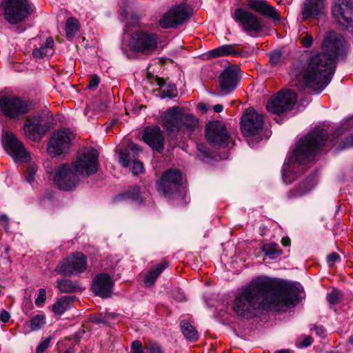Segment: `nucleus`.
<instances>
[{
	"mask_svg": "<svg viewBox=\"0 0 353 353\" xmlns=\"http://www.w3.org/2000/svg\"><path fill=\"white\" fill-rule=\"evenodd\" d=\"M314 330L316 334L319 336H323L325 333V329L322 325H316Z\"/></svg>",
	"mask_w": 353,
	"mask_h": 353,
	"instance_id": "obj_54",
	"label": "nucleus"
},
{
	"mask_svg": "<svg viewBox=\"0 0 353 353\" xmlns=\"http://www.w3.org/2000/svg\"><path fill=\"white\" fill-rule=\"evenodd\" d=\"M132 200V201L141 204L143 199L140 192V188L138 185H132L128 190L117 195L114 201L115 202L126 201Z\"/></svg>",
	"mask_w": 353,
	"mask_h": 353,
	"instance_id": "obj_27",
	"label": "nucleus"
},
{
	"mask_svg": "<svg viewBox=\"0 0 353 353\" xmlns=\"http://www.w3.org/2000/svg\"><path fill=\"white\" fill-rule=\"evenodd\" d=\"M161 118L163 126L169 136L176 137L179 132L191 134L198 125V119L194 116L185 114L178 106L168 109Z\"/></svg>",
	"mask_w": 353,
	"mask_h": 353,
	"instance_id": "obj_4",
	"label": "nucleus"
},
{
	"mask_svg": "<svg viewBox=\"0 0 353 353\" xmlns=\"http://www.w3.org/2000/svg\"><path fill=\"white\" fill-rule=\"evenodd\" d=\"M198 108L202 110L206 111L205 105L203 103H199L198 104Z\"/></svg>",
	"mask_w": 353,
	"mask_h": 353,
	"instance_id": "obj_61",
	"label": "nucleus"
},
{
	"mask_svg": "<svg viewBox=\"0 0 353 353\" xmlns=\"http://www.w3.org/2000/svg\"><path fill=\"white\" fill-rule=\"evenodd\" d=\"M37 170V167L35 165H30L28 168H27L25 172V177L27 181L31 183L34 181Z\"/></svg>",
	"mask_w": 353,
	"mask_h": 353,
	"instance_id": "obj_40",
	"label": "nucleus"
},
{
	"mask_svg": "<svg viewBox=\"0 0 353 353\" xmlns=\"http://www.w3.org/2000/svg\"><path fill=\"white\" fill-rule=\"evenodd\" d=\"M52 54L43 46L39 48H35L32 52V55L36 59H41Z\"/></svg>",
	"mask_w": 353,
	"mask_h": 353,
	"instance_id": "obj_39",
	"label": "nucleus"
},
{
	"mask_svg": "<svg viewBox=\"0 0 353 353\" xmlns=\"http://www.w3.org/2000/svg\"><path fill=\"white\" fill-rule=\"evenodd\" d=\"M181 330L184 336L191 341H195L199 338V334L196 328L188 321L183 320L180 323Z\"/></svg>",
	"mask_w": 353,
	"mask_h": 353,
	"instance_id": "obj_33",
	"label": "nucleus"
},
{
	"mask_svg": "<svg viewBox=\"0 0 353 353\" xmlns=\"http://www.w3.org/2000/svg\"><path fill=\"white\" fill-rule=\"evenodd\" d=\"M283 61V54L280 50L274 51L270 54V63L272 66L280 65Z\"/></svg>",
	"mask_w": 353,
	"mask_h": 353,
	"instance_id": "obj_37",
	"label": "nucleus"
},
{
	"mask_svg": "<svg viewBox=\"0 0 353 353\" xmlns=\"http://www.w3.org/2000/svg\"><path fill=\"white\" fill-rule=\"evenodd\" d=\"M46 298V290L41 288L39 290V294L37 298L35 299V304L38 306L41 305L44 303Z\"/></svg>",
	"mask_w": 353,
	"mask_h": 353,
	"instance_id": "obj_48",
	"label": "nucleus"
},
{
	"mask_svg": "<svg viewBox=\"0 0 353 353\" xmlns=\"http://www.w3.org/2000/svg\"><path fill=\"white\" fill-rule=\"evenodd\" d=\"M46 323L45 316L43 314H37L33 316L30 320L31 330L35 331L41 329Z\"/></svg>",
	"mask_w": 353,
	"mask_h": 353,
	"instance_id": "obj_36",
	"label": "nucleus"
},
{
	"mask_svg": "<svg viewBox=\"0 0 353 353\" xmlns=\"http://www.w3.org/2000/svg\"><path fill=\"white\" fill-rule=\"evenodd\" d=\"M232 17L250 37H258L263 31L264 24L261 19L248 10L237 8L234 10Z\"/></svg>",
	"mask_w": 353,
	"mask_h": 353,
	"instance_id": "obj_12",
	"label": "nucleus"
},
{
	"mask_svg": "<svg viewBox=\"0 0 353 353\" xmlns=\"http://www.w3.org/2000/svg\"><path fill=\"white\" fill-rule=\"evenodd\" d=\"M80 29V23L74 17H69L65 22V37L68 40H72L76 33Z\"/></svg>",
	"mask_w": 353,
	"mask_h": 353,
	"instance_id": "obj_34",
	"label": "nucleus"
},
{
	"mask_svg": "<svg viewBox=\"0 0 353 353\" xmlns=\"http://www.w3.org/2000/svg\"><path fill=\"white\" fill-rule=\"evenodd\" d=\"M247 6L253 11L267 17L273 21H279V12L265 0H248Z\"/></svg>",
	"mask_w": 353,
	"mask_h": 353,
	"instance_id": "obj_24",
	"label": "nucleus"
},
{
	"mask_svg": "<svg viewBox=\"0 0 353 353\" xmlns=\"http://www.w3.org/2000/svg\"><path fill=\"white\" fill-rule=\"evenodd\" d=\"M182 185L181 173L176 169H169L163 172L157 182V190L165 196L170 198Z\"/></svg>",
	"mask_w": 353,
	"mask_h": 353,
	"instance_id": "obj_15",
	"label": "nucleus"
},
{
	"mask_svg": "<svg viewBox=\"0 0 353 353\" xmlns=\"http://www.w3.org/2000/svg\"><path fill=\"white\" fill-rule=\"evenodd\" d=\"M9 219L6 214L0 216V224L5 223L6 225L8 223Z\"/></svg>",
	"mask_w": 353,
	"mask_h": 353,
	"instance_id": "obj_59",
	"label": "nucleus"
},
{
	"mask_svg": "<svg viewBox=\"0 0 353 353\" xmlns=\"http://www.w3.org/2000/svg\"><path fill=\"white\" fill-rule=\"evenodd\" d=\"M299 288L283 279L259 276L234 298L232 310L239 316L250 319L256 311L281 312L299 301Z\"/></svg>",
	"mask_w": 353,
	"mask_h": 353,
	"instance_id": "obj_1",
	"label": "nucleus"
},
{
	"mask_svg": "<svg viewBox=\"0 0 353 353\" xmlns=\"http://www.w3.org/2000/svg\"><path fill=\"white\" fill-rule=\"evenodd\" d=\"M274 353H291L290 350H276Z\"/></svg>",
	"mask_w": 353,
	"mask_h": 353,
	"instance_id": "obj_62",
	"label": "nucleus"
},
{
	"mask_svg": "<svg viewBox=\"0 0 353 353\" xmlns=\"http://www.w3.org/2000/svg\"><path fill=\"white\" fill-rule=\"evenodd\" d=\"M114 281L107 273L97 274L92 279L91 290L92 292L102 299L112 296Z\"/></svg>",
	"mask_w": 353,
	"mask_h": 353,
	"instance_id": "obj_22",
	"label": "nucleus"
},
{
	"mask_svg": "<svg viewBox=\"0 0 353 353\" xmlns=\"http://www.w3.org/2000/svg\"><path fill=\"white\" fill-rule=\"evenodd\" d=\"M242 52L240 44H227L221 46L210 52L212 57H219L228 55H237Z\"/></svg>",
	"mask_w": 353,
	"mask_h": 353,
	"instance_id": "obj_29",
	"label": "nucleus"
},
{
	"mask_svg": "<svg viewBox=\"0 0 353 353\" xmlns=\"http://www.w3.org/2000/svg\"><path fill=\"white\" fill-rule=\"evenodd\" d=\"M192 15V8L185 3H180L165 12L159 19V25L163 29L177 28Z\"/></svg>",
	"mask_w": 353,
	"mask_h": 353,
	"instance_id": "obj_5",
	"label": "nucleus"
},
{
	"mask_svg": "<svg viewBox=\"0 0 353 353\" xmlns=\"http://www.w3.org/2000/svg\"><path fill=\"white\" fill-rule=\"evenodd\" d=\"M158 40L156 33L137 30L131 35L130 46L134 52L150 54L157 48Z\"/></svg>",
	"mask_w": 353,
	"mask_h": 353,
	"instance_id": "obj_10",
	"label": "nucleus"
},
{
	"mask_svg": "<svg viewBox=\"0 0 353 353\" xmlns=\"http://www.w3.org/2000/svg\"><path fill=\"white\" fill-rule=\"evenodd\" d=\"M75 297L72 296H63L55 302L52 305V311L61 315L63 314L70 307Z\"/></svg>",
	"mask_w": 353,
	"mask_h": 353,
	"instance_id": "obj_32",
	"label": "nucleus"
},
{
	"mask_svg": "<svg viewBox=\"0 0 353 353\" xmlns=\"http://www.w3.org/2000/svg\"><path fill=\"white\" fill-rule=\"evenodd\" d=\"M314 183L312 177H307L301 181L295 188L290 190L286 194L287 199L292 200L308 193L314 187Z\"/></svg>",
	"mask_w": 353,
	"mask_h": 353,
	"instance_id": "obj_26",
	"label": "nucleus"
},
{
	"mask_svg": "<svg viewBox=\"0 0 353 353\" xmlns=\"http://www.w3.org/2000/svg\"><path fill=\"white\" fill-rule=\"evenodd\" d=\"M4 18L10 24H17L33 12L28 0H3Z\"/></svg>",
	"mask_w": 353,
	"mask_h": 353,
	"instance_id": "obj_7",
	"label": "nucleus"
},
{
	"mask_svg": "<svg viewBox=\"0 0 353 353\" xmlns=\"http://www.w3.org/2000/svg\"><path fill=\"white\" fill-rule=\"evenodd\" d=\"M328 133L323 128H315L301 138L296 143L291 154L282 168L283 177L286 183H291L287 177L294 169V163L305 164L311 161L320 152L327 140Z\"/></svg>",
	"mask_w": 353,
	"mask_h": 353,
	"instance_id": "obj_3",
	"label": "nucleus"
},
{
	"mask_svg": "<svg viewBox=\"0 0 353 353\" xmlns=\"http://www.w3.org/2000/svg\"><path fill=\"white\" fill-rule=\"evenodd\" d=\"M325 0H305L301 10L303 19L316 17L323 14Z\"/></svg>",
	"mask_w": 353,
	"mask_h": 353,
	"instance_id": "obj_25",
	"label": "nucleus"
},
{
	"mask_svg": "<svg viewBox=\"0 0 353 353\" xmlns=\"http://www.w3.org/2000/svg\"><path fill=\"white\" fill-rule=\"evenodd\" d=\"M146 349L149 353H164L161 347L157 343H151L147 347Z\"/></svg>",
	"mask_w": 353,
	"mask_h": 353,
	"instance_id": "obj_46",
	"label": "nucleus"
},
{
	"mask_svg": "<svg viewBox=\"0 0 353 353\" xmlns=\"http://www.w3.org/2000/svg\"><path fill=\"white\" fill-rule=\"evenodd\" d=\"M131 353H144L142 343L140 341H134L131 344Z\"/></svg>",
	"mask_w": 353,
	"mask_h": 353,
	"instance_id": "obj_45",
	"label": "nucleus"
},
{
	"mask_svg": "<svg viewBox=\"0 0 353 353\" xmlns=\"http://www.w3.org/2000/svg\"><path fill=\"white\" fill-rule=\"evenodd\" d=\"M52 340L51 336H48L41 341L40 344L37 346L36 352L43 353L49 347L50 343Z\"/></svg>",
	"mask_w": 353,
	"mask_h": 353,
	"instance_id": "obj_42",
	"label": "nucleus"
},
{
	"mask_svg": "<svg viewBox=\"0 0 353 353\" xmlns=\"http://www.w3.org/2000/svg\"><path fill=\"white\" fill-rule=\"evenodd\" d=\"M197 149L200 152V154H199L198 156L201 155L203 157L209 156L208 149L203 143H198Z\"/></svg>",
	"mask_w": 353,
	"mask_h": 353,
	"instance_id": "obj_50",
	"label": "nucleus"
},
{
	"mask_svg": "<svg viewBox=\"0 0 353 353\" xmlns=\"http://www.w3.org/2000/svg\"><path fill=\"white\" fill-rule=\"evenodd\" d=\"M30 103L18 96L2 95L0 97V110L10 119H20L29 112Z\"/></svg>",
	"mask_w": 353,
	"mask_h": 353,
	"instance_id": "obj_6",
	"label": "nucleus"
},
{
	"mask_svg": "<svg viewBox=\"0 0 353 353\" xmlns=\"http://www.w3.org/2000/svg\"><path fill=\"white\" fill-rule=\"evenodd\" d=\"M241 130L244 137L259 134L264 126V117L254 108L247 109L241 119Z\"/></svg>",
	"mask_w": 353,
	"mask_h": 353,
	"instance_id": "obj_16",
	"label": "nucleus"
},
{
	"mask_svg": "<svg viewBox=\"0 0 353 353\" xmlns=\"http://www.w3.org/2000/svg\"><path fill=\"white\" fill-rule=\"evenodd\" d=\"M5 149L14 160L27 162L30 160V154L26 151L23 144L10 132H6L3 137Z\"/></svg>",
	"mask_w": 353,
	"mask_h": 353,
	"instance_id": "obj_21",
	"label": "nucleus"
},
{
	"mask_svg": "<svg viewBox=\"0 0 353 353\" xmlns=\"http://www.w3.org/2000/svg\"><path fill=\"white\" fill-rule=\"evenodd\" d=\"M301 45L305 48H309L313 43L312 36L308 33L301 39Z\"/></svg>",
	"mask_w": 353,
	"mask_h": 353,
	"instance_id": "obj_47",
	"label": "nucleus"
},
{
	"mask_svg": "<svg viewBox=\"0 0 353 353\" xmlns=\"http://www.w3.org/2000/svg\"><path fill=\"white\" fill-rule=\"evenodd\" d=\"M170 90L165 91H163V97H172L175 96V94L173 92L176 90V88L174 85H169Z\"/></svg>",
	"mask_w": 353,
	"mask_h": 353,
	"instance_id": "obj_52",
	"label": "nucleus"
},
{
	"mask_svg": "<svg viewBox=\"0 0 353 353\" xmlns=\"http://www.w3.org/2000/svg\"><path fill=\"white\" fill-rule=\"evenodd\" d=\"M327 262L330 266L334 265L336 262L341 261L340 255L336 252H332L327 255Z\"/></svg>",
	"mask_w": 353,
	"mask_h": 353,
	"instance_id": "obj_44",
	"label": "nucleus"
},
{
	"mask_svg": "<svg viewBox=\"0 0 353 353\" xmlns=\"http://www.w3.org/2000/svg\"><path fill=\"white\" fill-rule=\"evenodd\" d=\"M340 292L336 289H334L327 296V300L330 305H336L339 302Z\"/></svg>",
	"mask_w": 353,
	"mask_h": 353,
	"instance_id": "obj_41",
	"label": "nucleus"
},
{
	"mask_svg": "<svg viewBox=\"0 0 353 353\" xmlns=\"http://www.w3.org/2000/svg\"><path fill=\"white\" fill-rule=\"evenodd\" d=\"M297 95L290 90L281 91L268 100L266 108L272 113L281 114L291 110L296 104Z\"/></svg>",
	"mask_w": 353,
	"mask_h": 353,
	"instance_id": "obj_14",
	"label": "nucleus"
},
{
	"mask_svg": "<svg viewBox=\"0 0 353 353\" xmlns=\"http://www.w3.org/2000/svg\"><path fill=\"white\" fill-rule=\"evenodd\" d=\"M213 110L215 112L219 113L223 111V106L221 104H216L214 105Z\"/></svg>",
	"mask_w": 353,
	"mask_h": 353,
	"instance_id": "obj_58",
	"label": "nucleus"
},
{
	"mask_svg": "<svg viewBox=\"0 0 353 353\" xmlns=\"http://www.w3.org/2000/svg\"><path fill=\"white\" fill-rule=\"evenodd\" d=\"M262 251L270 259H276L283 253L279 245L276 243H265L262 247Z\"/></svg>",
	"mask_w": 353,
	"mask_h": 353,
	"instance_id": "obj_35",
	"label": "nucleus"
},
{
	"mask_svg": "<svg viewBox=\"0 0 353 353\" xmlns=\"http://www.w3.org/2000/svg\"><path fill=\"white\" fill-rule=\"evenodd\" d=\"M239 68L231 65L226 68L219 77V91L221 95H226L233 92L239 81Z\"/></svg>",
	"mask_w": 353,
	"mask_h": 353,
	"instance_id": "obj_20",
	"label": "nucleus"
},
{
	"mask_svg": "<svg viewBox=\"0 0 353 353\" xmlns=\"http://www.w3.org/2000/svg\"><path fill=\"white\" fill-rule=\"evenodd\" d=\"M170 263L168 260L163 259L160 263L154 265L148 272L144 279V283L147 286L152 285L158 276L162 272L168 268Z\"/></svg>",
	"mask_w": 353,
	"mask_h": 353,
	"instance_id": "obj_30",
	"label": "nucleus"
},
{
	"mask_svg": "<svg viewBox=\"0 0 353 353\" xmlns=\"http://www.w3.org/2000/svg\"><path fill=\"white\" fill-rule=\"evenodd\" d=\"M100 82V79L99 77L97 74H94L92 76L89 83L88 85V88L89 89H96L97 87L99 85Z\"/></svg>",
	"mask_w": 353,
	"mask_h": 353,
	"instance_id": "obj_49",
	"label": "nucleus"
},
{
	"mask_svg": "<svg viewBox=\"0 0 353 353\" xmlns=\"http://www.w3.org/2000/svg\"><path fill=\"white\" fill-rule=\"evenodd\" d=\"M143 140L152 149L161 153L164 149L165 138L163 132L158 125L145 128L143 134Z\"/></svg>",
	"mask_w": 353,
	"mask_h": 353,
	"instance_id": "obj_23",
	"label": "nucleus"
},
{
	"mask_svg": "<svg viewBox=\"0 0 353 353\" xmlns=\"http://www.w3.org/2000/svg\"><path fill=\"white\" fill-rule=\"evenodd\" d=\"M281 243L283 246L287 247L290 245V239L289 237H283L281 239Z\"/></svg>",
	"mask_w": 353,
	"mask_h": 353,
	"instance_id": "obj_57",
	"label": "nucleus"
},
{
	"mask_svg": "<svg viewBox=\"0 0 353 353\" xmlns=\"http://www.w3.org/2000/svg\"><path fill=\"white\" fill-rule=\"evenodd\" d=\"M72 138L73 134L69 129L63 128L57 130L48 142V153L52 157L65 153L70 149Z\"/></svg>",
	"mask_w": 353,
	"mask_h": 353,
	"instance_id": "obj_19",
	"label": "nucleus"
},
{
	"mask_svg": "<svg viewBox=\"0 0 353 353\" xmlns=\"http://www.w3.org/2000/svg\"><path fill=\"white\" fill-rule=\"evenodd\" d=\"M79 176L71 164L62 163L54 168L53 181L60 190L69 192L77 188Z\"/></svg>",
	"mask_w": 353,
	"mask_h": 353,
	"instance_id": "obj_8",
	"label": "nucleus"
},
{
	"mask_svg": "<svg viewBox=\"0 0 353 353\" xmlns=\"http://www.w3.org/2000/svg\"><path fill=\"white\" fill-rule=\"evenodd\" d=\"M205 138L214 148H226L232 142L225 125L219 121H210L205 126Z\"/></svg>",
	"mask_w": 353,
	"mask_h": 353,
	"instance_id": "obj_11",
	"label": "nucleus"
},
{
	"mask_svg": "<svg viewBox=\"0 0 353 353\" xmlns=\"http://www.w3.org/2000/svg\"><path fill=\"white\" fill-rule=\"evenodd\" d=\"M50 128L49 118L45 114H37L28 118L23 125L26 136L34 141H39Z\"/></svg>",
	"mask_w": 353,
	"mask_h": 353,
	"instance_id": "obj_18",
	"label": "nucleus"
},
{
	"mask_svg": "<svg viewBox=\"0 0 353 353\" xmlns=\"http://www.w3.org/2000/svg\"><path fill=\"white\" fill-rule=\"evenodd\" d=\"M348 342L353 345V334L348 339Z\"/></svg>",
	"mask_w": 353,
	"mask_h": 353,
	"instance_id": "obj_63",
	"label": "nucleus"
},
{
	"mask_svg": "<svg viewBox=\"0 0 353 353\" xmlns=\"http://www.w3.org/2000/svg\"><path fill=\"white\" fill-rule=\"evenodd\" d=\"M57 288L62 293H75L81 292L83 290L81 284L77 281L68 279L58 280L57 281Z\"/></svg>",
	"mask_w": 353,
	"mask_h": 353,
	"instance_id": "obj_31",
	"label": "nucleus"
},
{
	"mask_svg": "<svg viewBox=\"0 0 353 353\" xmlns=\"http://www.w3.org/2000/svg\"><path fill=\"white\" fill-rule=\"evenodd\" d=\"M343 143L345 148L353 147V135L346 137Z\"/></svg>",
	"mask_w": 353,
	"mask_h": 353,
	"instance_id": "obj_55",
	"label": "nucleus"
},
{
	"mask_svg": "<svg viewBox=\"0 0 353 353\" xmlns=\"http://www.w3.org/2000/svg\"><path fill=\"white\" fill-rule=\"evenodd\" d=\"M63 353H73V352L71 350L68 349L63 352Z\"/></svg>",
	"mask_w": 353,
	"mask_h": 353,
	"instance_id": "obj_64",
	"label": "nucleus"
},
{
	"mask_svg": "<svg viewBox=\"0 0 353 353\" xmlns=\"http://www.w3.org/2000/svg\"><path fill=\"white\" fill-rule=\"evenodd\" d=\"M10 318V315L8 312H7L5 310H3L0 312V320L3 322L6 323L9 321Z\"/></svg>",
	"mask_w": 353,
	"mask_h": 353,
	"instance_id": "obj_53",
	"label": "nucleus"
},
{
	"mask_svg": "<svg viewBox=\"0 0 353 353\" xmlns=\"http://www.w3.org/2000/svg\"><path fill=\"white\" fill-rule=\"evenodd\" d=\"M132 172L134 175H138L144 172L143 163L139 161L134 160L132 168Z\"/></svg>",
	"mask_w": 353,
	"mask_h": 353,
	"instance_id": "obj_43",
	"label": "nucleus"
},
{
	"mask_svg": "<svg viewBox=\"0 0 353 353\" xmlns=\"http://www.w3.org/2000/svg\"><path fill=\"white\" fill-rule=\"evenodd\" d=\"M156 82L157 85H159L160 87L163 86L165 83V80L163 78L160 77H157Z\"/></svg>",
	"mask_w": 353,
	"mask_h": 353,
	"instance_id": "obj_60",
	"label": "nucleus"
},
{
	"mask_svg": "<svg viewBox=\"0 0 353 353\" xmlns=\"http://www.w3.org/2000/svg\"><path fill=\"white\" fill-rule=\"evenodd\" d=\"M109 315L103 316L101 314H95L90 316V321L95 324L106 325L108 321Z\"/></svg>",
	"mask_w": 353,
	"mask_h": 353,
	"instance_id": "obj_38",
	"label": "nucleus"
},
{
	"mask_svg": "<svg viewBox=\"0 0 353 353\" xmlns=\"http://www.w3.org/2000/svg\"><path fill=\"white\" fill-rule=\"evenodd\" d=\"M70 164L79 176L88 177L94 175L99 167L98 152L95 150L80 152Z\"/></svg>",
	"mask_w": 353,
	"mask_h": 353,
	"instance_id": "obj_9",
	"label": "nucleus"
},
{
	"mask_svg": "<svg viewBox=\"0 0 353 353\" xmlns=\"http://www.w3.org/2000/svg\"><path fill=\"white\" fill-rule=\"evenodd\" d=\"M88 267L87 257L81 252H73L56 267L57 274L70 276L83 272Z\"/></svg>",
	"mask_w": 353,
	"mask_h": 353,
	"instance_id": "obj_13",
	"label": "nucleus"
},
{
	"mask_svg": "<svg viewBox=\"0 0 353 353\" xmlns=\"http://www.w3.org/2000/svg\"><path fill=\"white\" fill-rule=\"evenodd\" d=\"M52 54L53 52L54 40L52 37L47 38L45 45L43 46Z\"/></svg>",
	"mask_w": 353,
	"mask_h": 353,
	"instance_id": "obj_51",
	"label": "nucleus"
},
{
	"mask_svg": "<svg viewBox=\"0 0 353 353\" xmlns=\"http://www.w3.org/2000/svg\"><path fill=\"white\" fill-rule=\"evenodd\" d=\"M140 151L137 144L131 143L128 148L122 149L119 153V162L124 168H128L131 161H134Z\"/></svg>",
	"mask_w": 353,
	"mask_h": 353,
	"instance_id": "obj_28",
	"label": "nucleus"
},
{
	"mask_svg": "<svg viewBox=\"0 0 353 353\" xmlns=\"http://www.w3.org/2000/svg\"><path fill=\"white\" fill-rule=\"evenodd\" d=\"M345 39L334 32L328 33L322 44L323 52L312 56L303 74L306 87L321 92L331 81L336 68V59L343 52Z\"/></svg>",
	"mask_w": 353,
	"mask_h": 353,
	"instance_id": "obj_2",
	"label": "nucleus"
},
{
	"mask_svg": "<svg viewBox=\"0 0 353 353\" xmlns=\"http://www.w3.org/2000/svg\"><path fill=\"white\" fill-rule=\"evenodd\" d=\"M332 12L336 22L353 33V0H334Z\"/></svg>",
	"mask_w": 353,
	"mask_h": 353,
	"instance_id": "obj_17",
	"label": "nucleus"
},
{
	"mask_svg": "<svg viewBox=\"0 0 353 353\" xmlns=\"http://www.w3.org/2000/svg\"><path fill=\"white\" fill-rule=\"evenodd\" d=\"M312 343V338L310 336H305L302 341V345L304 347H307L310 346Z\"/></svg>",
	"mask_w": 353,
	"mask_h": 353,
	"instance_id": "obj_56",
	"label": "nucleus"
}]
</instances>
